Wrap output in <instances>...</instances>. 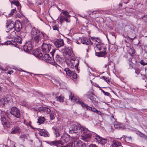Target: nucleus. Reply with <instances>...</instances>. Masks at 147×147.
I'll return each instance as SVG.
<instances>
[{
	"instance_id": "59",
	"label": "nucleus",
	"mask_w": 147,
	"mask_h": 147,
	"mask_svg": "<svg viewBox=\"0 0 147 147\" xmlns=\"http://www.w3.org/2000/svg\"><path fill=\"white\" fill-rule=\"evenodd\" d=\"M119 7H121L122 6V4L121 3H119Z\"/></svg>"
},
{
	"instance_id": "37",
	"label": "nucleus",
	"mask_w": 147,
	"mask_h": 147,
	"mask_svg": "<svg viewBox=\"0 0 147 147\" xmlns=\"http://www.w3.org/2000/svg\"><path fill=\"white\" fill-rule=\"evenodd\" d=\"M63 14L67 18L70 16V15L69 14V13L67 11H65L62 12Z\"/></svg>"
},
{
	"instance_id": "62",
	"label": "nucleus",
	"mask_w": 147,
	"mask_h": 147,
	"mask_svg": "<svg viewBox=\"0 0 147 147\" xmlns=\"http://www.w3.org/2000/svg\"><path fill=\"white\" fill-rule=\"evenodd\" d=\"M101 91L104 94H105V93L106 92L104 90H103L102 89H101Z\"/></svg>"
},
{
	"instance_id": "32",
	"label": "nucleus",
	"mask_w": 147,
	"mask_h": 147,
	"mask_svg": "<svg viewBox=\"0 0 147 147\" xmlns=\"http://www.w3.org/2000/svg\"><path fill=\"white\" fill-rule=\"evenodd\" d=\"M55 98H56V100L59 101V102H63V101L64 98L62 96H56Z\"/></svg>"
},
{
	"instance_id": "45",
	"label": "nucleus",
	"mask_w": 147,
	"mask_h": 147,
	"mask_svg": "<svg viewBox=\"0 0 147 147\" xmlns=\"http://www.w3.org/2000/svg\"><path fill=\"white\" fill-rule=\"evenodd\" d=\"M102 78L103 79L105 80V81L107 82H109L110 80L108 78H106L105 77L102 76Z\"/></svg>"
},
{
	"instance_id": "33",
	"label": "nucleus",
	"mask_w": 147,
	"mask_h": 147,
	"mask_svg": "<svg viewBox=\"0 0 147 147\" xmlns=\"http://www.w3.org/2000/svg\"><path fill=\"white\" fill-rule=\"evenodd\" d=\"M55 112L52 111L50 114V120H52L55 118Z\"/></svg>"
},
{
	"instance_id": "5",
	"label": "nucleus",
	"mask_w": 147,
	"mask_h": 147,
	"mask_svg": "<svg viewBox=\"0 0 147 147\" xmlns=\"http://www.w3.org/2000/svg\"><path fill=\"white\" fill-rule=\"evenodd\" d=\"M69 98H70L71 100H75L76 102L81 105V106L83 108H85L86 106H87V104L84 103L82 101V100L79 98H76L74 97V95H72L71 92H70V95H69Z\"/></svg>"
},
{
	"instance_id": "35",
	"label": "nucleus",
	"mask_w": 147,
	"mask_h": 147,
	"mask_svg": "<svg viewBox=\"0 0 147 147\" xmlns=\"http://www.w3.org/2000/svg\"><path fill=\"white\" fill-rule=\"evenodd\" d=\"M91 38L93 40H94L95 42H96L99 43H100L101 42V40L98 38L91 37Z\"/></svg>"
},
{
	"instance_id": "15",
	"label": "nucleus",
	"mask_w": 147,
	"mask_h": 147,
	"mask_svg": "<svg viewBox=\"0 0 147 147\" xmlns=\"http://www.w3.org/2000/svg\"><path fill=\"white\" fill-rule=\"evenodd\" d=\"M1 120L2 123L3 125H6L7 127H8L9 126L10 124L8 118H6L4 117L1 116Z\"/></svg>"
},
{
	"instance_id": "26",
	"label": "nucleus",
	"mask_w": 147,
	"mask_h": 147,
	"mask_svg": "<svg viewBox=\"0 0 147 147\" xmlns=\"http://www.w3.org/2000/svg\"><path fill=\"white\" fill-rule=\"evenodd\" d=\"M64 70L66 72L67 75L68 76H72V74H73V71H71L68 68L65 69Z\"/></svg>"
},
{
	"instance_id": "54",
	"label": "nucleus",
	"mask_w": 147,
	"mask_h": 147,
	"mask_svg": "<svg viewBox=\"0 0 147 147\" xmlns=\"http://www.w3.org/2000/svg\"><path fill=\"white\" fill-rule=\"evenodd\" d=\"M19 40H20V41H19V43H21L22 41V38L19 36Z\"/></svg>"
},
{
	"instance_id": "60",
	"label": "nucleus",
	"mask_w": 147,
	"mask_h": 147,
	"mask_svg": "<svg viewBox=\"0 0 147 147\" xmlns=\"http://www.w3.org/2000/svg\"><path fill=\"white\" fill-rule=\"evenodd\" d=\"M128 38L131 40H133L135 38H136V37L135 36L133 38H130L129 37H128Z\"/></svg>"
},
{
	"instance_id": "4",
	"label": "nucleus",
	"mask_w": 147,
	"mask_h": 147,
	"mask_svg": "<svg viewBox=\"0 0 147 147\" xmlns=\"http://www.w3.org/2000/svg\"><path fill=\"white\" fill-rule=\"evenodd\" d=\"M94 135L93 137V140L99 143L102 145L105 144L107 143V139L102 138L96 134Z\"/></svg>"
},
{
	"instance_id": "16",
	"label": "nucleus",
	"mask_w": 147,
	"mask_h": 147,
	"mask_svg": "<svg viewBox=\"0 0 147 147\" xmlns=\"http://www.w3.org/2000/svg\"><path fill=\"white\" fill-rule=\"evenodd\" d=\"M81 42L83 44L86 45H90L92 44L90 40L86 37H83L81 39Z\"/></svg>"
},
{
	"instance_id": "46",
	"label": "nucleus",
	"mask_w": 147,
	"mask_h": 147,
	"mask_svg": "<svg viewBox=\"0 0 147 147\" xmlns=\"http://www.w3.org/2000/svg\"><path fill=\"white\" fill-rule=\"evenodd\" d=\"M56 50V49H53L52 50V51L50 52V53L52 55L53 57L54 56V53H55Z\"/></svg>"
},
{
	"instance_id": "44",
	"label": "nucleus",
	"mask_w": 147,
	"mask_h": 147,
	"mask_svg": "<svg viewBox=\"0 0 147 147\" xmlns=\"http://www.w3.org/2000/svg\"><path fill=\"white\" fill-rule=\"evenodd\" d=\"M16 11V9H13L11 10V12L9 13L10 16L12 15L14 13H15Z\"/></svg>"
},
{
	"instance_id": "48",
	"label": "nucleus",
	"mask_w": 147,
	"mask_h": 147,
	"mask_svg": "<svg viewBox=\"0 0 147 147\" xmlns=\"http://www.w3.org/2000/svg\"><path fill=\"white\" fill-rule=\"evenodd\" d=\"M19 12L21 14V16H20L19 15V18H22L23 19H24V15L22 13L21 11L19 10Z\"/></svg>"
},
{
	"instance_id": "22",
	"label": "nucleus",
	"mask_w": 147,
	"mask_h": 147,
	"mask_svg": "<svg viewBox=\"0 0 147 147\" xmlns=\"http://www.w3.org/2000/svg\"><path fill=\"white\" fill-rule=\"evenodd\" d=\"M38 33H40V31L35 28H33L32 29L31 33L32 36L37 35Z\"/></svg>"
},
{
	"instance_id": "9",
	"label": "nucleus",
	"mask_w": 147,
	"mask_h": 147,
	"mask_svg": "<svg viewBox=\"0 0 147 147\" xmlns=\"http://www.w3.org/2000/svg\"><path fill=\"white\" fill-rule=\"evenodd\" d=\"M14 26V22L9 20L8 22V24L6 25V27L7 29L8 30L6 32H8L10 30L13 31V30H15Z\"/></svg>"
},
{
	"instance_id": "49",
	"label": "nucleus",
	"mask_w": 147,
	"mask_h": 147,
	"mask_svg": "<svg viewBox=\"0 0 147 147\" xmlns=\"http://www.w3.org/2000/svg\"><path fill=\"white\" fill-rule=\"evenodd\" d=\"M26 137V135L25 134L21 135L20 137V138H24Z\"/></svg>"
},
{
	"instance_id": "11",
	"label": "nucleus",
	"mask_w": 147,
	"mask_h": 147,
	"mask_svg": "<svg viewBox=\"0 0 147 147\" xmlns=\"http://www.w3.org/2000/svg\"><path fill=\"white\" fill-rule=\"evenodd\" d=\"M35 110H36L35 109ZM36 111H38L42 113H44L47 114L49 113L51 111L50 109L49 108L43 107H39L38 109H37Z\"/></svg>"
},
{
	"instance_id": "56",
	"label": "nucleus",
	"mask_w": 147,
	"mask_h": 147,
	"mask_svg": "<svg viewBox=\"0 0 147 147\" xmlns=\"http://www.w3.org/2000/svg\"><path fill=\"white\" fill-rule=\"evenodd\" d=\"M14 72V71L13 70H11L10 71H8L7 72L8 74H12Z\"/></svg>"
},
{
	"instance_id": "31",
	"label": "nucleus",
	"mask_w": 147,
	"mask_h": 147,
	"mask_svg": "<svg viewBox=\"0 0 147 147\" xmlns=\"http://www.w3.org/2000/svg\"><path fill=\"white\" fill-rule=\"evenodd\" d=\"M88 98L90 99L93 104L95 105V103H97L98 101L96 100V98L93 96H90Z\"/></svg>"
},
{
	"instance_id": "34",
	"label": "nucleus",
	"mask_w": 147,
	"mask_h": 147,
	"mask_svg": "<svg viewBox=\"0 0 147 147\" xmlns=\"http://www.w3.org/2000/svg\"><path fill=\"white\" fill-rule=\"evenodd\" d=\"M129 53L131 56L134 55L135 53V50L134 49L130 48L128 51Z\"/></svg>"
},
{
	"instance_id": "10",
	"label": "nucleus",
	"mask_w": 147,
	"mask_h": 147,
	"mask_svg": "<svg viewBox=\"0 0 147 147\" xmlns=\"http://www.w3.org/2000/svg\"><path fill=\"white\" fill-rule=\"evenodd\" d=\"M54 44L55 46L57 48L60 47L64 45L63 40L61 38L58 39L55 41Z\"/></svg>"
},
{
	"instance_id": "55",
	"label": "nucleus",
	"mask_w": 147,
	"mask_h": 147,
	"mask_svg": "<svg viewBox=\"0 0 147 147\" xmlns=\"http://www.w3.org/2000/svg\"><path fill=\"white\" fill-rule=\"evenodd\" d=\"M104 94L105 95H106L108 96H109L110 95V94L107 92H106L105 93V94Z\"/></svg>"
},
{
	"instance_id": "3",
	"label": "nucleus",
	"mask_w": 147,
	"mask_h": 147,
	"mask_svg": "<svg viewBox=\"0 0 147 147\" xmlns=\"http://www.w3.org/2000/svg\"><path fill=\"white\" fill-rule=\"evenodd\" d=\"M94 135L93 137V140L99 143L102 145L105 144L107 143V139L102 138L96 134Z\"/></svg>"
},
{
	"instance_id": "19",
	"label": "nucleus",
	"mask_w": 147,
	"mask_h": 147,
	"mask_svg": "<svg viewBox=\"0 0 147 147\" xmlns=\"http://www.w3.org/2000/svg\"><path fill=\"white\" fill-rule=\"evenodd\" d=\"M33 53L36 57H38L39 59H40L43 56V55L41 53V52L38 49L34 50L33 51Z\"/></svg>"
},
{
	"instance_id": "30",
	"label": "nucleus",
	"mask_w": 147,
	"mask_h": 147,
	"mask_svg": "<svg viewBox=\"0 0 147 147\" xmlns=\"http://www.w3.org/2000/svg\"><path fill=\"white\" fill-rule=\"evenodd\" d=\"M67 18V17L66 16H61L60 18V22L62 23L64 21H65L67 22H69L68 21V19Z\"/></svg>"
},
{
	"instance_id": "29",
	"label": "nucleus",
	"mask_w": 147,
	"mask_h": 147,
	"mask_svg": "<svg viewBox=\"0 0 147 147\" xmlns=\"http://www.w3.org/2000/svg\"><path fill=\"white\" fill-rule=\"evenodd\" d=\"M84 108H85L87 110L91 111L94 112H96V109L94 108H92L89 106L87 104V106H86Z\"/></svg>"
},
{
	"instance_id": "38",
	"label": "nucleus",
	"mask_w": 147,
	"mask_h": 147,
	"mask_svg": "<svg viewBox=\"0 0 147 147\" xmlns=\"http://www.w3.org/2000/svg\"><path fill=\"white\" fill-rule=\"evenodd\" d=\"M11 4H13L16 5L17 7L18 6V1L13 0L11 1Z\"/></svg>"
},
{
	"instance_id": "18",
	"label": "nucleus",
	"mask_w": 147,
	"mask_h": 147,
	"mask_svg": "<svg viewBox=\"0 0 147 147\" xmlns=\"http://www.w3.org/2000/svg\"><path fill=\"white\" fill-rule=\"evenodd\" d=\"M38 134L40 135L45 137H48L49 136L48 132L44 129H40L39 131Z\"/></svg>"
},
{
	"instance_id": "17",
	"label": "nucleus",
	"mask_w": 147,
	"mask_h": 147,
	"mask_svg": "<svg viewBox=\"0 0 147 147\" xmlns=\"http://www.w3.org/2000/svg\"><path fill=\"white\" fill-rule=\"evenodd\" d=\"M75 147H85L86 145L81 141H75L74 143Z\"/></svg>"
},
{
	"instance_id": "50",
	"label": "nucleus",
	"mask_w": 147,
	"mask_h": 147,
	"mask_svg": "<svg viewBox=\"0 0 147 147\" xmlns=\"http://www.w3.org/2000/svg\"><path fill=\"white\" fill-rule=\"evenodd\" d=\"M135 73L137 74L138 75L140 73V71L139 70L137 69H135Z\"/></svg>"
},
{
	"instance_id": "61",
	"label": "nucleus",
	"mask_w": 147,
	"mask_h": 147,
	"mask_svg": "<svg viewBox=\"0 0 147 147\" xmlns=\"http://www.w3.org/2000/svg\"><path fill=\"white\" fill-rule=\"evenodd\" d=\"M55 66L56 67H59L58 65L56 64V63H55Z\"/></svg>"
},
{
	"instance_id": "25",
	"label": "nucleus",
	"mask_w": 147,
	"mask_h": 147,
	"mask_svg": "<svg viewBox=\"0 0 147 147\" xmlns=\"http://www.w3.org/2000/svg\"><path fill=\"white\" fill-rule=\"evenodd\" d=\"M70 48H65L64 49V52L65 54L69 56H70L71 55V53Z\"/></svg>"
},
{
	"instance_id": "51",
	"label": "nucleus",
	"mask_w": 147,
	"mask_h": 147,
	"mask_svg": "<svg viewBox=\"0 0 147 147\" xmlns=\"http://www.w3.org/2000/svg\"><path fill=\"white\" fill-rule=\"evenodd\" d=\"M78 64H79V63H78L77 64H76L75 65V66L76 69L77 71L78 70Z\"/></svg>"
},
{
	"instance_id": "36",
	"label": "nucleus",
	"mask_w": 147,
	"mask_h": 147,
	"mask_svg": "<svg viewBox=\"0 0 147 147\" xmlns=\"http://www.w3.org/2000/svg\"><path fill=\"white\" fill-rule=\"evenodd\" d=\"M52 129L56 137H58L59 136V134L55 128L54 127L52 128Z\"/></svg>"
},
{
	"instance_id": "41",
	"label": "nucleus",
	"mask_w": 147,
	"mask_h": 147,
	"mask_svg": "<svg viewBox=\"0 0 147 147\" xmlns=\"http://www.w3.org/2000/svg\"><path fill=\"white\" fill-rule=\"evenodd\" d=\"M19 32L21 31L20 29V26H21V30H22V29H23V27L22 26V23L21 22V21L20 20H19Z\"/></svg>"
},
{
	"instance_id": "2",
	"label": "nucleus",
	"mask_w": 147,
	"mask_h": 147,
	"mask_svg": "<svg viewBox=\"0 0 147 147\" xmlns=\"http://www.w3.org/2000/svg\"><path fill=\"white\" fill-rule=\"evenodd\" d=\"M81 137L83 140L87 141V138H92L93 140L94 135L96 134L91 132L87 129L84 128Z\"/></svg>"
},
{
	"instance_id": "52",
	"label": "nucleus",
	"mask_w": 147,
	"mask_h": 147,
	"mask_svg": "<svg viewBox=\"0 0 147 147\" xmlns=\"http://www.w3.org/2000/svg\"><path fill=\"white\" fill-rule=\"evenodd\" d=\"M95 112L97 113L98 115H101V113L100 112L98 111L97 109L96 111V112Z\"/></svg>"
},
{
	"instance_id": "42",
	"label": "nucleus",
	"mask_w": 147,
	"mask_h": 147,
	"mask_svg": "<svg viewBox=\"0 0 147 147\" xmlns=\"http://www.w3.org/2000/svg\"><path fill=\"white\" fill-rule=\"evenodd\" d=\"M73 74H72V76L73 78L74 79H76L77 78V74L74 71H73Z\"/></svg>"
},
{
	"instance_id": "27",
	"label": "nucleus",
	"mask_w": 147,
	"mask_h": 147,
	"mask_svg": "<svg viewBox=\"0 0 147 147\" xmlns=\"http://www.w3.org/2000/svg\"><path fill=\"white\" fill-rule=\"evenodd\" d=\"M53 58L54 60L55 61V60L56 62L58 63H60L62 60V58L58 55H57L56 56L55 58Z\"/></svg>"
},
{
	"instance_id": "47",
	"label": "nucleus",
	"mask_w": 147,
	"mask_h": 147,
	"mask_svg": "<svg viewBox=\"0 0 147 147\" xmlns=\"http://www.w3.org/2000/svg\"><path fill=\"white\" fill-rule=\"evenodd\" d=\"M140 63L143 65H144L147 64V63H145L143 61V60H141V61H140Z\"/></svg>"
},
{
	"instance_id": "64",
	"label": "nucleus",
	"mask_w": 147,
	"mask_h": 147,
	"mask_svg": "<svg viewBox=\"0 0 147 147\" xmlns=\"http://www.w3.org/2000/svg\"><path fill=\"white\" fill-rule=\"evenodd\" d=\"M19 7H20V8H21V5L20 4V3H19Z\"/></svg>"
},
{
	"instance_id": "58",
	"label": "nucleus",
	"mask_w": 147,
	"mask_h": 147,
	"mask_svg": "<svg viewBox=\"0 0 147 147\" xmlns=\"http://www.w3.org/2000/svg\"><path fill=\"white\" fill-rule=\"evenodd\" d=\"M67 139V140H65H65H64V141H65V142H68V141L69 140V138H67V139Z\"/></svg>"
},
{
	"instance_id": "14",
	"label": "nucleus",
	"mask_w": 147,
	"mask_h": 147,
	"mask_svg": "<svg viewBox=\"0 0 147 147\" xmlns=\"http://www.w3.org/2000/svg\"><path fill=\"white\" fill-rule=\"evenodd\" d=\"M96 47L99 51L106 52L107 48L105 44L103 43L98 44H96Z\"/></svg>"
},
{
	"instance_id": "39",
	"label": "nucleus",
	"mask_w": 147,
	"mask_h": 147,
	"mask_svg": "<svg viewBox=\"0 0 147 147\" xmlns=\"http://www.w3.org/2000/svg\"><path fill=\"white\" fill-rule=\"evenodd\" d=\"M18 127H16L11 132V133L13 134L16 133H18Z\"/></svg>"
},
{
	"instance_id": "7",
	"label": "nucleus",
	"mask_w": 147,
	"mask_h": 147,
	"mask_svg": "<svg viewBox=\"0 0 147 147\" xmlns=\"http://www.w3.org/2000/svg\"><path fill=\"white\" fill-rule=\"evenodd\" d=\"M4 43V45H5L11 44L17 48H18V38H15L14 40H8L6 42H5Z\"/></svg>"
},
{
	"instance_id": "12",
	"label": "nucleus",
	"mask_w": 147,
	"mask_h": 147,
	"mask_svg": "<svg viewBox=\"0 0 147 147\" xmlns=\"http://www.w3.org/2000/svg\"><path fill=\"white\" fill-rule=\"evenodd\" d=\"M43 36L40 33H38L37 35L32 36V38L36 43H38L41 40Z\"/></svg>"
},
{
	"instance_id": "20",
	"label": "nucleus",
	"mask_w": 147,
	"mask_h": 147,
	"mask_svg": "<svg viewBox=\"0 0 147 147\" xmlns=\"http://www.w3.org/2000/svg\"><path fill=\"white\" fill-rule=\"evenodd\" d=\"M9 101V100L8 98H1L0 100V104L2 106H3Z\"/></svg>"
},
{
	"instance_id": "6",
	"label": "nucleus",
	"mask_w": 147,
	"mask_h": 147,
	"mask_svg": "<svg viewBox=\"0 0 147 147\" xmlns=\"http://www.w3.org/2000/svg\"><path fill=\"white\" fill-rule=\"evenodd\" d=\"M32 48L31 43L29 41L26 42L23 47L22 46L21 49L26 52L29 53L32 49Z\"/></svg>"
},
{
	"instance_id": "1",
	"label": "nucleus",
	"mask_w": 147,
	"mask_h": 147,
	"mask_svg": "<svg viewBox=\"0 0 147 147\" xmlns=\"http://www.w3.org/2000/svg\"><path fill=\"white\" fill-rule=\"evenodd\" d=\"M84 127H82L79 124L72 125L69 128L70 133H76L77 135L82 134Z\"/></svg>"
},
{
	"instance_id": "57",
	"label": "nucleus",
	"mask_w": 147,
	"mask_h": 147,
	"mask_svg": "<svg viewBox=\"0 0 147 147\" xmlns=\"http://www.w3.org/2000/svg\"><path fill=\"white\" fill-rule=\"evenodd\" d=\"M66 147H72V144H69L68 145H66Z\"/></svg>"
},
{
	"instance_id": "13",
	"label": "nucleus",
	"mask_w": 147,
	"mask_h": 147,
	"mask_svg": "<svg viewBox=\"0 0 147 147\" xmlns=\"http://www.w3.org/2000/svg\"><path fill=\"white\" fill-rule=\"evenodd\" d=\"M10 113L15 117L18 118V110L16 107H13L11 108Z\"/></svg>"
},
{
	"instance_id": "63",
	"label": "nucleus",
	"mask_w": 147,
	"mask_h": 147,
	"mask_svg": "<svg viewBox=\"0 0 147 147\" xmlns=\"http://www.w3.org/2000/svg\"><path fill=\"white\" fill-rule=\"evenodd\" d=\"M118 125H114V126L115 127H118Z\"/></svg>"
},
{
	"instance_id": "28",
	"label": "nucleus",
	"mask_w": 147,
	"mask_h": 147,
	"mask_svg": "<svg viewBox=\"0 0 147 147\" xmlns=\"http://www.w3.org/2000/svg\"><path fill=\"white\" fill-rule=\"evenodd\" d=\"M45 121V119L44 117H38L37 122L39 124H40L44 123Z\"/></svg>"
},
{
	"instance_id": "53",
	"label": "nucleus",
	"mask_w": 147,
	"mask_h": 147,
	"mask_svg": "<svg viewBox=\"0 0 147 147\" xmlns=\"http://www.w3.org/2000/svg\"><path fill=\"white\" fill-rule=\"evenodd\" d=\"M123 1L124 3L127 4L129 1V0H122Z\"/></svg>"
},
{
	"instance_id": "40",
	"label": "nucleus",
	"mask_w": 147,
	"mask_h": 147,
	"mask_svg": "<svg viewBox=\"0 0 147 147\" xmlns=\"http://www.w3.org/2000/svg\"><path fill=\"white\" fill-rule=\"evenodd\" d=\"M20 37H22V38H24L26 35L25 33L24 32H22L21 31L20 32Z\"/></svg>"
},
{
	"instance_id": "23",
	"label": "nucleus",
	"mask_w": 147,
	"mask_h": 147,
	"mask_svg": "<svg viewBox=\"0 0 147 147\" xmlns=\"http://www.w3.org/2000/svg\"><path fill=\"white\" fill-rule=\"evenodd\" d=\"M100 52H96V55L98 57H102L105 55L106 54V52L105 51H100Z\"/></svg>"
},
{
	"instance_id": "43",
	"label": "nucleus",
	"mask_w": 147,
	"mask_h": 147,
	"mask_svg": "<svg viewBox=\"0 0 147 147\" xmlns=\"http://www.w3.org/2000/svg\"><path fill=\"white\" fill-rule=\"evenodd\" d=\"M52 28L54 30H57L59 32V30L58 28L56 26H53Z\"/></svg>"
},
{
	"instance_id": "24",
	"label": "nucleus",
	"mask_w": 147,
	"mask_h": 147,
	"mask_svg": "<svg viewBox=\"0 0 147 147\" xmlns=\"http://www.w3.org/2000/svg\"><path fill=\"white\" fill-rule=\"evenodd\" d=\"M121 143L115 140L112 142V147H118L121 145Z\"/></svg>"
},
{
	"instance_id": "8",
	"label": "nucleus",
	"mask_w": 147,
	"mask_h": 147,
	"mask_svg": "<svg viewBox=\"0 0 147 147\" xmlns=\"http://www.w3.org/2000/svg\"><path fill=\"white\" fill-rule=\"evenodd\" d=\"M51 45L50 44L43 43L42 45V49L43 53H49L51 49Z\"/></svg>"
},
{
	"instance_id": "21",
	"label": "nucleus",
	"mask_w": 147,
	"mask_h": 147,
	"mask_svg": "<svg viewBox=\"0 0 147 147\" xmlns=\"http://www.w3.org/2000/svg\"><path fill=\"white\" fill-rule=\"evenodd\" d=\"M43 58L44 60L47 62L49 63H51L52 59L51 57H50L49 54L46 53L45 54Z\"/></svg>"
}]
</instances>
